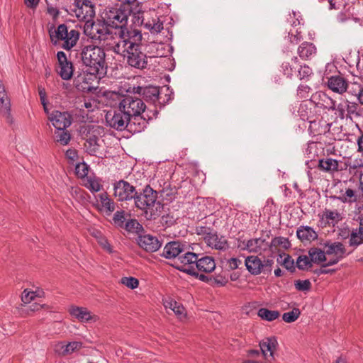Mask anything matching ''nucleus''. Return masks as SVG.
<instances>
[{
    "instance_id": "nucleus-1",
    "label": "nucleus",
    "mask_w": 363,
    "mask_h": 363,
    "mask_svg": "<svg viewBox=\"0 0 363 363\" xmlns=\"http://www.w3.org/2000/svg\"><path fill=\"white\" fill-rule=\"evenodd\" d=\"M142 38L141 32L134 29L125 35L122 32L121 39L107 45L114 53L122 55L131 67L144 69L147 66L148 57L143 51L144 45L141 43Z\"/></svg>"
},
{
    "instance_id": "nucleus-2",
    "label": "nucleus",
    "mask_w": 363,
    "mask_h": 363,
    "mask_svg": "<svg viewBox=\"0 0 363 363\" xmlns=\"http://www.w3.org/2000/svg\"><path fill=\"white\" fill-rule=\"evenodd\" d=\"M80 58L89 74L99 78L106 74L108 66L104 48L94 45H85L81 50Z\"/></svg>"
},
{
    "instance_id": "nucleus-3",
    "label": "nucleus",
    "mask_w": 363,
    "mask_h": 363,
    "mask_svg": "<svg viewBox=\"0 0 363 363\" xmlns=\"http://www.w3.org/2000/svg\"><path fill=\"white\" fill-rule=\"evenodd\" d=\"M118 108L133 120L134 126H138L143 130L146 128V119L141 116L146 109V105L142 99L136 96H124L118 103ZM134 128L135 129V127Z\"/></svg>"
},
{
    "instance_id": "nucleus-4",
    "label": "nucleus",
    "mask_w": 363,
    "mask_h": 363,
    "mask_svg": "<svg viewBox=\"0 0 363 363\" xmlns=\"http://www.w3.org/2000/svg\"><path fill=\"white\" fill-rule=\"evenodd\" d=\"M157 191H155L149 184L146 185L143 189L137 191L135 198V206L142 211L150 212V218L155 219L159 216V213L163 208L161 202L157 201Z\"/></svg>"
},
{
    "instance_id": "nucleus-5",
    "label": "nucleus",
    "mask_w": 363,
    "mask_h": 363,
    "mask_svg": "<svg viewBox=\"0 0 363 363\" xmlns=\"http://www.w3.org/2000/svg\"><path fill=\"white\" fill-rule=\"evenodd\" d=\"M132 12L133 9L119 6V7L111 8L105 13L103 20L110 28L117 29L114 33L116 40L121 39L122 32L125 35L133 30H129L126 27L128 16Z\"/></svg>"
},
{
    "instance_id": "nucleus-6",
    "label": "nucleus",
    "mask_w": 363,
    "mask_h": 363,
    "mask_svg": "<svg viewBox=\"0 0 363 363\" xmlns=\"http://www.w3.org/2000/svg\"><path fill=\"white\" fill-rule=\"evenodd\" d=\"M50 41L56 46L62 42V48L69 50L77 45L80 33L76 29L69 30L66 24L59 25L56 28L52 26L48 30Z\"/></svg>"
},
{
    "instance_id": "nucleus-7",
    "label": "nucleus",
    "mask_w": 363,
    "mask_h": 363,
    "mask_svg": "<svg viewBox=\"0 0 363 363\" xmlns=\"http://www.w3.org/2000/svg\"><path fill=\"white\" fill-rule=\"evenodd\" d=\"M109 28L104 20L97 22L92 21L85 23L84 33L91 40L103 43L110 49L107 44H113L116 40V37H114Z\"/></svg>"
},
{
    "instance_id": "nucleus-8",
    "label": "nucleus",
    "mask_w": 363,
    "mask_h": 363,
    "mask_svg": "<svg viewBox=\"0 0 363 363\" xmlns=\"http://www.w3.org/2000/svg\"><path fill=\"white\" fill-rule=\"evenodd\" d=\"M105 118L107 125L118 131L126 130L133 134L143 131L141 128L135 125V130L133 125L135 123H133V120L127 116L124 111H120L118 107V109L113 111H108L106 114Z\"/></svg>"
},
{
    "instance_id": "nucleus-9",
    "label": "nucleus",
    "mask_w": 363,
    "mask_h": 363,
    "mask_svg": "<svg viewBox=\"0 0 363 363\" xmlns=\"http://www.w3.org/2000/svg\"><path fill=\"white\" fill-rule=\"evenodd\" d=\"M179 259L182 265H194L196 271L203 273H211L216 269L215 260L209 256L199 258L198 254L186 252Z\"/></svg>"
},
{
    "instance_id": "nucleus-10",
    "label": "nucleus",
    "mask_w": 363,
    "mask_h": 363,
    "mask_svg": "<svg viewBox=\"0 0 363 363\" xmlns=\"http://www.w3.org/2000/svg\"><path fill=\"white\" fill-rule=\"evenodd\" d=\"M134 94H138L140 96H143V99L147 102H152L154 104L158 103L161 106H164L171 99V94H165L166 99H162V93L159 86H147L133 87Z\"/></svg>"
},
{
    "instance_id": "nucleus-11",
    "label": "nucleus",
    "mask_w": 363,
    "mask_h": 363,
    "mask_svg": "<svg viewBox=\"0 0 363 363\" xmlns=\"http://www.w3.org/2000/svg\"><path fill=\"white\" fill-rule=\"evenodd\" d=\"M137 191L136 186L124 179L113 183V195L118 201H135Z\"/></svg>"
},
{
    "instance_id": "nucleus-12",
    "label": "nucleus",
    "mask_w": 363,
    "mask_h": 363,
    "mask_svg": "<svg viewBox=\"0 0 363 363\" xmlns=\"http://www.w3.org/2000/svg\"><path fill=\"white\" fill-rule=\"evenodd\" d=\"M324 247L328 267L336 264L346 256V248L340 242H326Z\"/></svg>"
},
{
    "instance_id": "nucleus-13",
    "label": "nucleus",
    "mask_w": 363,
    "mask_h": 363,
    "mask_svg": "<svg viewBox=\"0 0 363 363\" xmlns=\"http://www.w3.org/2000/svg\"><path fill=\"white\" fill-rule=\"evenodd\" d=\"M73 11L79 21L91 22L95 16L94 6L89 0H74Z\"/></svg>"
},
{
    "instance_id": "nucleus-14",
    "label": "nucleus",
    "mask_w": 363,
    "mask_h": 363,
    "mask_svg": "<svg viewBox=\"0 0 363 363\" xmlns=\"http://www.w3.org/2000/svg\"><path fill=\"white\" fill-rule=\"evenodd\" d=\"M99 126L88 125L84 127L82 134L86 140L84 146L86 152L94 155L99 150V137L97 134L99 133Z\"/></svg>"
},
{
    "instance_id": "nucleus-15",
    "label": "nucleus",
    "mask_w": 363,
    "mask_h": 363,
    "mask_svg": "<svg viewBox=\"0 0 363 363\" xmlns=\"http://www.w3.org/2000/svg\"><path fill=\"white\" fill-rule=\"evenodd\" d=\"M185 245L179 241H172L166 244L163 249L162 256L167 259L177 258V262L174 267L177 265H182L179 257H182L185 253Z\"/></svg>"
},
{
    "instance_id": "nucleus-16",
    "label": "nucleus",
    "mask_w": 363,
    "mask_h": 363,
    "mask_svg": "<svg viewBox=\"0 0 363 363\" xmlns=\"http://www.w3.org/2000/svg\"><path fill=\"white\" fill-rule=\"evenodd\" d=\"M48 119L56 130L67 128L72 124V116L65 111H53L48 116Z\"/></svg>"
},
{
    "instance_id": "nucleus-17",
    "label": "nucleus",
    "mask_w": 363,
    "mask_h": 363,
    "mask_svg": "<svg viewBox=\"0 0 363 363\" xmlns=\"http://www.w3.org/2000/svg\"><path fill=\"white\" fill-rule=\"evenodd\" d=\"M60 70L58 74L64 80H69L73 75V65L71 61L67 60L66 54L63 51H58L57 53Z\"/></svg>"
},
{
    "instance_id": "nucleus-18",
    "label": "nucleus",
    "mask_w": 363,
    "mask_h": 363,
    "mask_svg": "<svg viewBox=\"0 0 363 363\" xmlns=\"http://www.w3.org/2000/svg\"><path fill=\"white\" fill-rule=\"evenodd\" d=\"M327 87L333 92L342 95L347 91L348 81L342 75H334L328 77Z\"/></svg>"
},
{
    "instance_id": "nucleus-19",
    "label": "nucleus",
    "mask_w": 363,
    "mask_h": 363,
    "mask_svg": "<svg viewBox=\"0 0 363 363\" xmlns=\"http://www.w3.org/2000/svg\"><path fill=\"white\" fill-rule=\"evenodd\" d=\"M242 246L240 245L242 250L249 252L259 253L268 250L269 242L265 239L259 238L250 239L247 241H242Z\"/></svg>"
},
{
    "instance_id": "nucleus-20",
    "label": "nucleus",
    "mask_w": 363,
    "mask_h": 363,
    "mask_svg": "<svg viewBox=\"0 0 363 363\" xmlns=\"http://www.w3.org/2000/svg\"><path fill=\"white\" fill-rule=\"evenodd\" d=\"M138 243L139 246L146 252H151L157 251L162 245V242L157 237L150 234L139 235Z\"/></svg>"
},
{
    "instance_id": "nucleus-21",
    "label": "nucleus",
    "mask_w": 363,
    "mask_h": 363,
    "mask_svg": "<svg viewBox=\"0 0 363 363\" xmlns=\"http://www.w3.org/2000/svg\"><path fill=\"white\" fill-rule=\"evenodd\" d=\"M320 222L325 225L335 226L343 219V211L337 209L325 208L322 213L319 214Z\"/></svg>"
},
{
    "instance_id": "nucleus-22",
    "label": "nucleus",
    "mask_w": 363,
    "mask_h": 363,
    "mask_svg": "<svg viewBox=\"0 0 363 363\" xmlns=\"http://www.w3.org/2000/svg\"><path fill=\"white\" fill-rule=\"evenodd\" d=\"M311 101L318 107L328 109V111H334L335 100L323 91H318L313 94Z\"/></svg>"
},
{
    "instance_id": "nucleus-23",
    "label": "nucleus",
    "mask_w": 363,
    "mask_h": 363,
    "mask_svg": "<svg viewBox=\"0 0 363 363\" xmlns=\"http://www.w3.org/2000/svg\"><path fill=\"white\" fill-rule=\"evenodd\" d=\"M347 92L357 98L358 102L363 104V78L355 76L352 81L348 82Z\"/></svg>"
},
{
    "instance_id": "nucleus-24",
    "label": "nucleus",
    "mask_w": 363,
    "mask_h": 363,
    "mask_svg": "<svg viewBox=\"0 0 363 363\" xmlns=\"http://www.w3.org/2000/svg\"><path fill=\"white\" fill-rule=\"evenodd\" d=\"M69 313L81 322H95L98 320L97 315L91 314V313L84 307L72 306L69 309Z\"/></svg>"
},
{
    "instance_id": "nucleus-25",
    "label": "nucleus",
    "mask_w": 363,
    "mask_h": 363,
    "mask_svg": "<svg viewBox=\"0 0 363 363\" xmlns=\"http://www.w3.org/2000/svg\"><path fill=\"white\" fill-rule=\"evenodd\" d=\"M346 184V182L343 184H340L342 188L340 190V194L338 196H332L334 199H338L343 203H354L358 200V195L354 189L350 187H344L343 185Z\"/></svg>"
},
{
    "instance_id": "nucleus-26",
    "label": "nucleus",
    "mask_w": 363,
    "mask_h": 363,
    "mask_svg": "<svg viewBox=\"0 0 363 363\" xmlns=\"http://www.w3.org/2000/svg\"><path fill=\"white\" fill-rule=\"evenodd\" d=\"M206 243L213 248L219 250H225L228 248V243L224 237H219L216 231H213L208 238H204Z\"/></svg>"
},
{
    "instance_id": "nucleus-27",
    "label": "nucleus",
    "mask_w": 363,
    "mask_h": 363,
    "mask_svg": "<svg viewBox=\"0 0 363 363\" xmlns=\"http://www.w3.org/2000/svg\"><path fill=\"white\" fill-rule=\"evenodd\" d=\"M308 256L312 263L320 265L322 267H328L326 265L327 258L325 248L311 247L308 250Z\"/></svg>"
},
{
    "instance_id": "nucleus-28",
    "label": "nucleus",
    "mask_w": 363,
    "mask_h": 363,
    "mask_svg": "<svg viewBox=\"0 0 363 363\" xmlns=\"http://www.w3.org/2000/svg\"><path fill=\"white\" fill-rule=\"evenodd\" d=\"M290 247V242L289 240L284 237H275L274 238L270 244H269L268 250L272 253L284 252L285 250ZM281 257V254H279Z\"/></svg>"
},
{
    "instance_id": "nucleus-29",
    "label": "nucleus",
    "mask_w": 363,
    "mask_h": 363,
    "mask_svg": "<svg viewBox=\"0 0 363 363\" xmlns=\"http://www.w3.org/2000/svg\"><path fill=\"white\" fill-rule=\"evenodd\" d=\"M151 12V16L146 17L142 26L149 30L151 33L157 34L163 29V23L156 16L155 18L152 16V14H155V11Z\"/></svg>"
},
{
    "instance_id": "nucleus-30",
    "label": "nucleus",
    "mask_w": 363,
    "mask_h": 363,
    "mask_svg": "<svg viewBox=\"0 0 363 363\" xmlns=\"http://www.w3.org/2000/svg\"><path fill=\"white\" fill-rule=\"evenodd\" d=\"M247 269L253 275H258L262 272L263 262L257 256H249L245 262Z\"/></svg>"
},
{
    "instance_id": "nucleus-31",
    "label": "nucleus",
    "mask_w": 363,
    "mask_h": 363,
    "mask_svg": "<svg viewBox=\"0 0 363 363\" xmlns=\"http://www.w3.org/2000/svg\"><path fill=\"white\" fill-rule=\"evenodd\" d=\"M296 237L303 242H311L317 239L318 234L312 228L303 226L296 230Z\"/></svg>"
},
{
    "instance_id": "nucleus-32",
    "label": "nucleus",
    "mask_w": 363,
    "mask_h": 363,
    "mask_svg": "<svg viewBox=\"0 0 363 363\" xmlns=\"http://www.w3.org/2000/svg\"><path fill=\"white\" fill-rule=\"evenodd\" d=\"M318 167L322 171L333 174L339 171V161L333 158L321 159Z\"/></svg>"
},
{
    "instance_id": "nucleus-33",
    "label": "nucleus",
    "mask_w": 363,
    "mask_h": 363,
    "mask_svg": "<svg viewBox=\"0 0 363 363\" xmlns=\"http://www.w3.org/2000/svg\"><path fill=\"white\" fill-rule=\"evenodd\" d=\"M176 269L189 275H191L203 282L208 283L210 281H212V278H209L208 276L203 274H199V272L196 270L195 267H194V265H189L187 267H185V265H177L176 266Z\"/></svg>"
},
{
    "instance_id": "nucleus-34",
    "label": "nucleus",
    "mask_w": 363,
    "mask_h": 363,
    "mask_svg": "<svg viewBox=\"0 0 363 363\" xmlns=\"http://www.w3.org/2000/svg\"><path fill=\"white\" fill-rule=\"evenodd\" d=\"M277 344V340L274 338H267L266 341L260 342V349L266 358L268 356L273 357Z\"/></svg>"
},
{
    "instance_id": "nucleus-35",
    "label": "nucleus",
    "mask_w": 363,
    "mask_h": 363,
    "mask_svg": "<svg viewBox=\"0 0 363 363\" xmlns=\"http://www.w3.org/2000/svg\"><path fill=\"white\" fill-rule=\"evenodd\" d=\"M101 206L106 211L108 216L111 215L116 208V203L111 199L106 192L102 193L99 195Z\"/></svg>"
},
{
    "instance_id": "nucleus-36",
    "label": "nucleus",
    "mask_w": 363,
    "mask_h": 363,
    "mask_svg": "<svg viewBox=\"0 0 363 363\" xmlns=\"http://www.w3.org/2000/svg\"><path fill=\"white\" fill-rule=\"evenodd\" d=\"M67 128L55 130L54 140L61 145H67L71 140V135Z\"/></svg>"
},
{
    "instance_id": "nucleus-37",
    "label": "nucleus",
    "mask_w": 363,
    "mask_h": 363,
    "mask_svg": "<svg viewBox=\"0 0 363 363\" xmlns=\"http://www.w3.org/2000/svg\"><path fill=\"white\" fill-rule=\"evenodd\" d=\"M299 56L305 60L309 59L315 53V48L312 43H303L298 49Z\"/></svg>"
},
{
    "instance_id": "nucleus-38",
    "label": "nucleus",
    "mask_w": 363,
    "mask_h": 363,
    "mask_svg": "<svg viewBox=\"0 0 363 363\" xmlns=\"http://www.w3.org/2000/svg\"><path fill=\"white\" fill-rule=\"evenodd\" d=\"M10 101L5 91L2 81L0 79V109L5 113H9L10 111Z\"/></svg>"
},
{
    "instance_id": "nucleus-39",
    "label": "nucleus",
    "mask_w": 363,
    "mask_h": 363,
    "mask_svg": "<svg viewBox=\"0 0 363 363\" xmlns=\"http://www.w3.org/2000/svg\"><path fill=\"white\" fill-rule=\"evenodd\" d=\"M257 315L262 320L272 321L278 318L280 313L278 311H271L265 308H261L259 309Z\"/></svg>"
},
{
    "instance_id": "nucleus-40",
    "label": "nucleus",
    "mask_w": 363,
    "mask_h": 363,
    "mask_svg": "<svg viewBox=\"0 0 363 363\" xmlns=\"http://www.w3.org/2000/svg\"><path fill=\"white\" fill-rule=\"evenodd\" d=\"M363 243V233L357 228L353 229L350 232L349 245L351 247H357Z\"/></svg>"
},
{
    "instance_id": "nucleus-41",
    "label": "nucleus",
    "mask_w": 363,
    "mask_h": 363,
    "mask_svg": "<svg viewBox=\"0 0 363 363\" xmlns=\"http://www.w3.org/2000/svg\"><path fill=\"white\" fill-rule=\"evenodd\" d=\"M362 116V111L359 105L355 102L347 101V112L345 117L350 118H358Z\"/></svg>"
},
{
    "instance_id": "nucleus-42",
    "label": "nucleus",
    "mask_w": 363,
    "mask_h": 363,
    "mask_svg": "<svg viewBox=\"0 0 363 363\" xmlns=\"http://www.w3.org/2000/svg\"><path fill=\"white\" fill-rule=\"evenodd\" d=\"M123 228L129 233L138 234L143 230L142 225H140L136 219L128 220L125 223Z\"/></svg>"
},
{
    "instance_id": "nucleus-43",
    "label": "nucleus",
    "mask_w": 363,
    "mask_h": 363,
    "mask_svg": "<svg viewBox=\"0 0 363 363\" xmlns=\"http://www.w3.org/2000/svg\"><path fill=\"white\" fill-rule=\"evenodd\" d=\"M126 215L130 216V214L126 213L125 211H117L113 216V225L119 228H123L125 225V221L126 220Z\"/></svg>"
},
{
    "instance_id": "nucleus-44",
    "label": "nucleus",
    "mask_w": 363,
    "mask_h": 363,
    "mask_svg": "<svg viewBox=\"0 0 363 363\" xmlns=\"http://www.w3.org/2000/svg\"><path fill=\"white\" fill-rule=\"evenodd\" d=\"M312 264L309 256H299L296 259V267L301 269H308L312 267Z\"/></svg>"
},
{
    "instance_id": "nucleus-45",
    "label": "nucleus",
    "mask_w": 363,
    "mask_h": 363,
    "mask_svg": "<svg viewBox=\"0 0 363 363\" xmlns=\"http://www.w3.org/2000/svg\"><path fill=\"white\" fill-rule=\"evenodd\" d=\"M82 347V343L81 342H71L65 343V356L71 354L74 352L80 350Z\"/></svg>"
},
{
    "instance_id": "nucleus-46",
    "label": "nucleus",
    "mask_w": 363,
    "mask_h": 363,
    "mask_svg": "<svg viewBox=\"0 0 363 363\" xmlns=\"http://www.w3.org/2000/svg\"><path fill=\"white\" fill-rule=\"evenodd\" d=\"M347 101L348 100H345L337 105L335 101L334 111H336L340 118H344L346 116Z\"/></svg>"
},
{
    "instance_id": "nucleus-47",
    "label": "nucleus",
    "mask_w": 363,
    "mask_h": 363,
    "mask_svg": "<svg viewBox=\"0 0 363 363\" xmlns=\"http://www.w3.org/2000/svg\"><path fill=\"white\" fill-rule=\"evenodd\" d=\"M133 13V17L135 18V23L138 24L142 25L145 20H146V17L148 16H151V11H138L137 12H132Z\"/></svg>"
},
{
    "instance_id": "nucleus-48",
    "label": "nucleus",
    "mask_w": 363,
    "mask_h": 363,
    "mask_svg": "<svg viewBox=\"0 0 363 363\" xmlns=\"http://www.w3.org/2000/svg\"><path fill=\"white\" fill-rule=\"evenodd\" d=\"M75 172L79 177H85L89 172V167L85 162L79 163L76 165Z\"/></svg>"
},
{
    "instance_id": "nucleus-49",
    "label": "nucleus",
    "mask_w": 363,
    "mask_h": 363,
    "mask_svg": "<svg viewBox=\"0 0 363 363\" xmlns=\"http://www.w3.org/2000/svg\"><path fill=\"white\" fill-rule=\"evenodd\" d=\"M121 282L123 284L125 285L127 287L131 289H136L139 285L138 280L136 278L132 277L122 278Z\"/></svg>"
},
{
    "instance_id": "nucleus-50",
    "label": "nucleus",
    "mask_w": 363,
    "mask_h": 363,
    "mask_svg": "<svg viewBox=\"0 0 363 363\" xmlns=\"http://www.w3.org/2000/svg\"><path fill=\"white\" fill-rule=\"evenodd\" d=\"M214 230L206 225H201L196 227V233L199 235H202L204 238H208Z\"/></svg>"
},
{
    "instance_id": "nucleus-51",
    "label": "nucleus",
    "mask_w": 363,
    "mask_h": 363,
    "mask_svg": "<svg viewBox=\"0 0 363 363\" xmlns=\"http://www.w3.org/2000/svg\"><path fill=\"white\" fill-rule=\"evenodd\" d=\"M86 186L93 193L99 191L102 187L99 182L91 179H88Z\"/></svg>"
},
{
    "instance_id": "nucleus-52",
    "label": "nucleus",
    "mask_w": 363,
    "mask_h": 363,
    "mask_svg": "<svg viewBox=\"0 0 363 363\" xmlns=\"http://www.w3.org/2000/svg\"><path fill=\"white\" fill-rule=\"evenodd\" d=\"M311 288V283L309 281V279L306 280H296V289L303 291H308Z\"/></svg>"
},
{
    "instance_id": "nucleus-53",
    "label": "nucleus",
    "mask_w": 363,
    "mask_h": 363,
    "mask_svg": "<svg viewBox=\"0 0 363 363\" xmlns=\"http://www.w3.org/2000/svg\"><path fill=\"white\" fill-rule=\"evenodd\" d=\"M298 72V76L300 77L301 79H303L309 77L311 76V74H312V70L308 66L303 65V66H301Z\"/></svg>"
},
{
    "instance_id": "nucleus-54",
    "label": "nucleus",
    "mask_w": 363,
    "mask_h": 363,
    "mask_svg": "<svg viewBox=\"0 0 363 363\" xmlns=\"http://www.w3.org/2000/svg\"><path fill=\"white\" fill-rule=\"evenodd\" d=\"M35 297V294L34 291H28L26 289L23 291L21 301L25 303H30L32 301L34 300Z\"/></svg>"
},
{
    "instance_id": "nucleus-55",
    "label": "nucleus",
    "mask_w": 363,
    "mask_h": 363,
    "mask_svg": "<svg viewBox=\"0 0 363 363\" xmlns=\"http://www.w3.org/2000/svg\"><path fill=\"white\" fill-rule=\"evenodd\" d=\"M159 112L157 109L155 110H145L144 113L141 114L143 118H145L147 121V125L148 124L149 121L152 120L153 118H156Z\"/></svg>"
},
{
    "instance_id": "nucleus-56",
    "label": "nucleus",
    "mask_w": 363,
    "mask_h": 363,
    "mask_svg": "<svg viewBox=\"0 0 363 363\" xmlns=\"http://www.w3.org/2000/svg\"><path fill=\"white\" fill-rule=\"evenodd\" d=\"M310 87L308 85L301 84L298 86V95L301 99H307L309 97Z\"/></svg>"
},
{
    "instance_id": "nucleus-57",
    "label": "nucleus",
    "mask_w": 363,
    "mask_h": 363,
    "mask_svg": "<svg viewBox=\"0 0 363 363\" xmlns=\"http://www.w3.org/2000/svg\"><path fill=\"white\" fill-rule=\"evenodd\" d=\"M65 342H59L54 345V351L56 354L65 356Z\"/></svg>"
},
{
    "instance_id": "nucleus-58",
    "label": "nucleus",
    "mask_w": 363,
    "mask_h": 363,
    "mask_svg": "<svg viewBox=\"0 0 363 363\" xmlns=\"http://www.w3.org/2000/svg\"><path fill=\"white\" fill-rule=\"evenodd\" d=\"M98 242L104 249L106 250L109 252H112L111 246L106 238L101 236L99 238Z\"/></svg>"
},
{
    "instance_id": "nucleus-59",
    "label": "nucleus",
    "mask_w": 363,
    "mask_h": 363,
    "mask_svg": "<svg viewBox=\"0 0 363 363\" xmlns=\"http://www.w3.org/2000/svg\"><path fill=\"white\" fill-rule=\"evenodd\" d=\"M295 308L288 313H284L282 315V319L286 323H292L295 321Z\"/></svg>"
},
{
    "instance_id": "nucleus-60",
    "label": "nucleus",
    "mask_w": 363,
    "mask_h": 363,
    "mask_svg": "<svg viewBox=\"0 0 363 363\" xmlns=\"http://www.w3.org/2000/svg\"><path fill=\"white\" fill-rule=\"evenodd\" d=\"M65 155L67 159L74 162L78 159L77 151L74 149H69L66 151Z\"/></svg>"
},
{
    "instance_id": "nucleus-61",
    "label": "nucleus",
    "mask_w": 363,
    "mask_h": 363,
    "mask_svg": "<svg viewBox=\"0 0 363 363\" xmlns=\"http://www.w3.org/2000/svg\"><path fill=\"white\" fill-rule=\"evenodd\" d=\"M241 264V261L238 258H230L228 260V264L230 269H235L238 268L239 265Z\"/></svg>"
},
{
    "instance_id": "nucleus-62",
    "label": "nucleus",
    "mask_w": 363,
    "mask_h": 363,
    "mask_svg": "<svg viewBox=\"0 0 363 363\" xmlns=\"http://www.w3.org/2000/svg\"><path fill=\"white\" fill-rule=\"evenodd\" d=\"M172 311L175 313V315L179 317H182L185 315L184 307L179 303H177V306H174Z\"/></svg>"
},
{
    "instance_id": "nucleus-63",
    "label": "nucleus",
    "mask_w": 363,
    "mask_h": 363,
    "mask_svg": "<svg viewBox=\"0 0 363 363\" xmlns=\"http://www.w3.org/2000/svg\"><path fill=\"white\" fill-rule=\"evenodd\" d=\"M212 280L215 284L220 286H225L228 283V279L221 275L214 277Z\"/></svg>"
},
{
    "instance_id": "nucleus-64",
    "label": "nucleus",
    "mask_w": 363,
    "mask_h": 363,
    "mask_svg": "<svg viewBox=\"0 0 363 363\" xmlns=\"http://www.w3.org/2000/svg\"><path fill=\"white\" fill-rule=\"evenodd\" d=\"M47 11H48V13L51 15L52 16L53 19H55V20L57 19L60 15L59 10L57 8L53 7L52 6L48 5V8H47Z\"/></svg>"
}]
</instances>
